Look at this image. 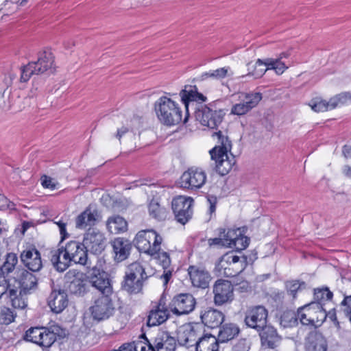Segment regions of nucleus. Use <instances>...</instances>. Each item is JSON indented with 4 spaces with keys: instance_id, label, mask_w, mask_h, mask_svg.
Listing matches in <instances>:
<instances>
[{
    "instance_id": "obj_29",
    "label": "nucleus",
    "mask_w": 351,
    "mask_h": 351,
    "mask_svg": "<svg viewBox=\"0 0 351 351\" xmlns=\"http://www.w3.org/2000/svg\"><path fill=\"white\" fill-rule=\"evenodd\" d=\"M168 311L162 305V299L154 309L150 311L147 317V326H154L165 322L168 318Z\"/></svg>"
},
{
    "instance_id": "obj_42",
    "label": "nucleus",
    "mask_w": 351,
    "mask_h": 351,
    "mask_svg": "<svg viewBox=\"0 0 351 351\" xmlns=\"http://www.w3.org/2000/svg\"><path fill=\"white\" fill-rule=\"evenodd\" d=\"M45 332V327H32L25 332L24 339L38 345V341H40L39 335Z\"/></svg>"
},
{
    "instance_id": "obj_62",
    "label": "nucleus",
    "mask_w": 351,
    "mask_h": 351,
    "mask_svg": "<svg viewBox=\"0 0 351 351\" xmlns=\"http://www.w3.org/2000/svg\"><path fill=\"white\" fill-rule=\"evenodd\" d=\"M114 351H135V344L133 342L122 344L119 349Z\"/></svg>"
},
{
    "instance_id": "obj_31",
    "label": "nucleus",
    "mask_w": 351,
    "mask_h": 351,
    "mask_svg": "<svg viewBox=\"0 0 351 351\" xmlns=\"http://www.w3.org/2000/svg\"><path fill=\"white\" fill-rule=\"evenodd\" d=\"M218 343L215 335L203 332L196 342L195 350V351H218Z\"/></svg>"
},
{
    "instance_id": "obj_15",
    "label": "nucleus",
    "mask_w": 351,
    "mask_h": 351,
    "mask_svg": "<svg viewBox=\"0 0 351 351\" xmlns=\"http://www.w3.org/2000/svg\"><path fill=\"white\" fill-rule=\"evenodd\" d=\"M258 333L263 347L269 349L278 348L282 340L277 329L270 324H267L256 331Z\"/></svg>"
},
{
    "instance_id": "obj_17",
    "label": "nucleus",
    "mask_w": 351,
    "mask_h": 351,
    "mask_svg": "<svg viewBox=\"0 0 351 351\" xmlns=\"http://www.w3.org/2000/svg\"><path fill=\"white\" fill-rule=\"evenodd\" d=\"M17 287L13 285L12 288L18 289V297L22 292L27 294L32 290H35L38 286V279L34 274L23 268L17 271L16 277Z\"/></svg>"
},
{
    "instance_id": "obj_11",
    "label": "nucleus",
    "mask_w": 351,
    "mask_h": 351,
    "mask_svg": "<svg viewBox=\"0 0 351 351\" xmlns=\"http://www.w3.org/2000/svg\"><path fill=\"white\" fill-rule=\"evenodd\" d=\"M83 243L88 252L95 255H99L107 245V239L99 230L89 228L84 235Z\"/></svg>"
},
{
    "instance_id": "obj_60",
    "label": "nucleus",
    "mask_w": 351,
    "mask_h": 351,
    "mask_svg": "<svg viewBox=\"0 0 351 351\" xmlns=\"http://www.w3.org/2000/svg\"><path fill=\"white\" fill-rule=\"evenodd\" d=\"M207 201L209 203V212L210 214L215 212L216 204L217 203V197L214 195H208Z\"/></svg>"
},
{
    "instance_id": "obj_14",
    "label": "nucleus",
    "mask_w": 351,
    "mask_h": 351,
    "mask_svg": "<svg viewBox=\"0 0 351 351\" xmlns=\"http://www.w3.org/2000/svg\"><path fill=\"white\" fill-rule=\"evenodd\" d=\"M214 302L217 306L230 302L234 299V288L230 281L219 279L213 286Z\"/></svg>"
},
{
    "instance_id": "obj_7",
    "label": "nucleus",
    "mask_w": 351,
    "mask_h": 351,
    "mask_svg": "<svg viewBox=\"0 0 351 351\" xmlns=\"http://www.w3.org/2000/svg\"><path fill=\"white\" fill-rule=\"evenodd\" d=\"M141 338L145 341L149 350L151 351H175L176 340L167 331L158 330L154 337L148 339L145 332L141 335Z\"/></svg>"
},
{
    "instance_id": "obj_12",
    "label": "nucleus",
    "mask_w": 351,
    "mask_h": 351,
    "mask_svg": "<svg viewBox=\"0 0 351 351\" xmlns=\"http://www.w3.org/2000/svg\"><path fill=\"white\" fill-rule=\"evenodd\" d=\"M204 171L198 168L191 167L184 171L180 178V186L182 189L195 190L200 189L206 182Z\"/></svg>"
},
{
    "instance_id": "obj_23",
    "label": "nucleus",
    "mask_w": 351,
    "mask_h": 351,
    "mask_svg": "<svg viewBox=\"0 0 351 351\" xmlns=\"http://www.w3.org/2000/svg\"><path fill=\"white\" fill-rule=\"evenodd\" d=\"M51 261L57 271L62 272L70 266L73 260L66 246H62L52 252Z\"/></svg>"
},
{
    "instance_id": "obj_30",
    "label": "nucleus",
    "mask_w": 351,
    "mask_h": 351,
    "mask_svg": "<svg viewBox=\"0 0 351 351\" xmlns=\"http://www.w3.org/2000/svg\"><path fill=\"white\" fill-rule=\"evenodd\" d=\"M315 306L316 302H311L298 309V317L302 325L315 326Z\"/></svg>"
},
{
    "instance_id": "obj_63",
    "label": "nucleus",
    "mask_w": 351,
    "mask_h": 351,
    "mask_svg": "<svg viewBox=\"0 0 351 351\" xmlns=\"http://www.w3.org/2000/svg\"><path fill=\"white\" fill-rule=\"evenodd\" d=\"M172 276V271L167 269H164V273L162 276V278H164L165 283H168L169 280H170L171 277Z\"/></svg>"
},
{
    "instance_id": "obj_25",
    "label": "nucleus",
    "mask_w": 351,
    "mask_h": 351,
    "mask_svg": "<svg viewBox=\"0 0 351 351\" xmlns=\"http://www.w3.org/2000/svg\"><path fill=\"white\" fill-rule=\"evenodd\" d=\"M200 318L204 326L215 328L221 326L225 316L220 311L210 307L201 312Z\"/></svg>"
},
{
    "instance_id": "obj_24",
    "label": "nucleus",
    "mask_w": 351,
    "mask_h": 351,
    "mask_svg": "<svg viewBox=\"0 0 351 351\" xmlns=\"http://www.w3.org/2000/svg\"><path fill=\"white\" fill-rule=\"evenodd\" d=\"M111 245L116 262L120 263L128 258L132 245L128 239L121 237L116 238L111 241Z\"/></svg>"
},
{
    "instance_id": "obj_8",
    "label": "nucleus",
    "mask_w": 351,
    "mask_h": 351,
    "mask_svg": "<svg viewBox=\"0 0 351 351\" xmlns=\"http://www.w3.org/2000/svg\"><path fill=\"white\" fill-rule=\"evenodd\" d=\"M204 326L199 323L181 327L178 331L177 341L178 344L187 348L195 347L198 339L204 332Z\"/></svg>"
},
{
    "instance_id": "obj_32",
    "label": "nucleus",
    "mask_w": 351,
    "mask_h": 351,
    "mask_svg": "<svg viewBox=\"0 0 351 351\" xmlns=\"http://www.w3.org/2000/svg\"><path fill=\"white\" fill-rule=\"evenodd\" d=\"M239 333L240 328L236 324H225L220 326L217 339L219 343H226L234 339Z\"/></svg>"
},
{
    "instance_id": "obj_51",
    "label": "nucleus",
    "mask_w": 351,
    "mask_h": 351,
    "mask_svg": "<svg viewBox=\"0 0 351 351\" xmlns=\"http://www.w3.org/2000/svg\"><path fill=\"white\" fill-rule=\"evenodd\" d=\"M311 107L312 110L315 112H324L330 109V99L328 101L326 100H314L311 101V103L309 104Z\"/></svg>"
},
{
    "instance_id": "obj_9",
    "label": "nucleus",
    "mask_w": 351,
    "mask_h": 351,
    "mask_svg": "<svg viewBox=\"0 0 351 351\" xmlns=\"http://www.w3.org/2000/svg\"><path fill=\"white\" fill-rule=\"evenodd\" d=\"M193 199L189 197L178 196L173 199L171 207L176 220L182 224H186L193 215L192 206Z\"/></svg>"
},
{
    "instance_id": "obj_13",
    "label": "nucleus",
    "mask_w": 351,
    "mask_h": 351,
    "mask_svg": "<svg viewBox=\"0 0 351 351\" xmlns=\"http://www.w3.org/2000/svg\"><path fill=\"white\" fill-rule=\"evenodd\" d=\"M196 305L195 298L190 293H180L173 298L169 304V308L177 315L189 314Z\"/></svg>"
},
{
    "instance_id": "obj_44",
    "label": "nucleus",
    "mask_w": 351,
    "mask_h": 351,
    "mask_svg": "<svg viewBox=\"0 0 351 351\" xmlns=\"http://www.w3.org/2000/svg\"><path fill=\"white\" fill-rule=\"evenodd\" d=\"M351 102V93L343 92L330 98V109H334L339 105Z\"/></svg>"
},
{
    "instance_id": "obj_2",
    "label": "nucleus",
    "mask_w": 351,
    "mask_h": 351,
    "mask_svg": "<svg viewBox=\"0 0 351 351\" xmlns=\"http://www.w3.org/2000/svg\"><path fill=\"white\" fill-rule=\"evenodd\" d=\"M213 136L217 138L220 145L212 149L210 154L212 160L215 161L216 171L220 176H226L235 163L234 158L230 160L228 156V152L232 149V143L226 131L218 130L213 133Z\"/></svg>"
},
{
    "instance_id": "obj_54",
    "label": "nucleus",
    "mask_w": 351,
    "mask_h": 351,
    "mask_svg": "<svg viewBox=\"0 0 351 351\" xmlns=\"http://www.w3.org/2000/svg\"><path fill=\"white\" fill-rule=\"evenodd\" d=\"M249 112V108L246 107L243 101L242 103L234 105L231 110V113L236 115H243Z\"/></svg>"
},
{
    "instance_id": "obj_35",
    "label": "nucleus",
    "mask_w": 351,
    "mask_h": 351,
    "mask_svg": "<svg viewBox=\"0 0 351 351\" xmlns=\"http://www.w3.org/2000/svg\"><path fill=\"white\" fill-rule=\"evenodd\" d=\"M147 230L139 231L134 240L135 246L139 252L150 255L151 245L148 244L147 239Z\"/></svg>"
},
{
    "instance_id": "obj_33",
    "label": "nucleus",
    "mask_w": 351,
    "mask_h": 351,
    "mask_svg": "<svg viewBox=\"0 0 351 351\" xmlns=\"http://www.w3.org/2000/svg\"><path fill=\"white\" fill-rule=\"evenodd\" d=\"M107 228L112 234L124 232L128 230V223L119 215L109 217L107 221Z\"/></svg>"
},
{
    "instance_id": "obj_61",
    "label": "nucleus",
    "mask_w": 351,
    "mask_h": 351,
    "mask_svg": "<svg viewBox=\"0 0 351 351\" xmlns=\"http://www.w3.org/2000/svg\"><path fill=\"white\" fill-rule=\"evenodd\" d=\"M41 183L43 187L47 189H54L55 184L52 183V180L50 177L47 176H43L41 177Z\"/></svg>"
},
{
    "instance_id": "obj_37",
    "label": "nucleus",
    "mask_w": 351,
    "mask_h": 351,
    "mask_svg": "<svg viewBox=\"0 0 351 351\" xmlns=\"http://www.w3.org/2000/svg\"><path fill=\"white\" fill-rule=\"evenodd\" d=\"M147 239L151 245L150 255H154L160 250L162 242V237L152 229H147Z\"/></svg>"
},
{
    "instance_id": "obj_38",
    "label": "nucleus",
    "mask_w": 351,
    "mask_h": 351,
    "mask_svg": "<svg viewBox=\"0 0 351 351\" xmlns=\"http://www.w3.org/2000/svg\"><path fill=\"white\" fill-rule=\"evenodd\" d=\"M221 234H223V237H224V240L226 243V247H232V242L236 240L238 237L242 236V234H245V228H239L237 229H226L221 228Z\"/></svg>"
},
{
    "instance_id": "obj_57",
    "label": "nucleus",
    "mask_w": 351,
    "mask_h": 351,
    "mask_svg": "<svg viewBox=\"0 0 351 351\" xmlns=\"http://www.w3.org/2000/svg\"><path fill=\"white\" fill-rule=\"evenodd\" d=\"M228 68H220L216 70L210 71V75L212 78L215 79H222L227 75Z\"/></svg>"
},
{
    "instance_id": "obj_4",
    "label": "nucleus",
    "mask_w": 351,
    "mask_h": 351,
    "mask_svg": "<svg viewBox=\"0 0 351 351\" xmlns=\"http://www.w3.org/2000/svg\"><path fill=\"white\" fill-rule=\"evenodd\" d=\"M221 103L220 101H215L196 108L195 111L196 120L204 126L217 129L226 115L225 110L220 107Z\"/></svg>"
},
{
    "instance_id": "obj_16",
    "label": "nucleus",
    "mask_w": 351,
    "mask_h": 351,
    "mask_svg": "<svg viewBox=\"0 0 351 351\" xmlns=\"http://www.w3.org/2000/svg\"><path fill=\"white\" fill-rule=\"evenodd\" d=\"M20 259L23 265L32 272H38L43 268L40 252L34 245L23 250L20 254Z\"/></svg>"
},
{
    "instance_id": "obj_26",
    "label": "nucleus",
    "mask_w": 351,
    "mask_h": 351,
    "mask_svg": "<svg viewBox=\"0 0 351 351\" xmlns=\"http://www.w3.org/2000/svg\"><path fill=\"white\" fill-rule=\"evenodd\" d=\"M73 262L85 265L88 259V251L84 243L75 241H71L66 245Z\"/></svg>"
},
{
    "instance_id": "obj_41",
    "label": "nucleus",
    "mask_w": 351,
    "mask_h": 351,
    "mask_svg": "<svg viewBox=\"0 0 351 351\" xmlns=\"http://www.w3.org/2000/svg\"><path fill=\"white\" fill-rule=\"evenodd\" d=\"M333 293L328 287L317 288L314 289V301L324 304L326 301H330L332 299Z\"/></svg>"
},
{
    "instance_id": "obj_52",
    "label": "nucleus",
    "mask_w": 351,
    "mask_h": 351,
    "mask_svg": "<svg viewBox=\"0 0 351 351\" xmlns=\"http://www.w3.org/2000/svg\"><path fill=\"white\" fill-rule=\"evenodd\" d=\"M249 243L250 239L244 234H242V236L238 237V238L232 242V247L231 248H234L237 251L241 252L247 247Z\"/></svg>"
},
{
    "instance_id": "obj_40",
    "label": "nucleus",
    "mask_w": 351,
    "mask_h": 351,
    "mask_svg": "<svg viewBox=\"0 0 351 351\" xmlns=\"http://www.w3.org/2000/svg\"><path fill=\"white\" fill-rule=\"evenodd\" d=\"M18 263V256L15 253H8L4 263L0 267L1 275H8L14 271Z\"/></svg>"
},
{
    "instance_id": "obj_6",
    "label": "nucleus",
    "mask_w": 351,
    "mask_h": 351,
    "mask_svg": "<svg viewBox=\"0 0 351 351\" xmlns=\"http://www.w3.org/2000/svg\"><path fill=\"white\" fill-rule=\"evenodd\" d=\"M112 293H102L95 300L93 304L90 307L91 317L97 322L108 319L115 313V306Z\"/></svg>"
},
{
    "instance_id": "obj_43",
    "label": "nucleus",
    "mask_w": 351,
    "mask_h": 351,
    "mask_svg": "<svg viewBox=\"0 0 351 351\" xmlns=\"http://www.w3.org/2000/svg\"><path fill=\"white\" fill-rule=\"evenodd\" d=\"M285 287L287 292L293 296L296 297L297 292L306 287V284L304 281L297 280H287L285 282Z\"/></svg>"
},
{
    "instance_id": "obj_46",
    "label": "nucleus",
    "mask_w": 351,
    "mask_h": 351,
    "mask_svg": "<svg viewBox=\"0 0 351 351\" xmlns=\"http://www.w3.org/2000/svg\"><path fill=\"white\" fill-rule=\"evenodd\" d=\"M261 93H250L245 94L243 103L249 108V111L255 108L262 99Z\"/></svg>"
},
{
    "instance_id": "obj_28",
    "label": "nucleus",
    "mask_w": 351,
    "mask_h": 351,
    "mask_svg": "<svg viewBox=\"0 0 351 351\" xmlns=\"http://www.w3.org/2000/svg\"><path fill=\"white\" fill-rule=\"evenodd\" d=\"M99 215L95 209L88 207L75 219V226L79 229H84L87 226L95 225Z\"/></svg>"
},
{
    "instance_id": "obj_59",
    "label": "nucleus",
    "mask_w": 351,
    "mask_h": 351,
    "mask_svg": "<svg viewBox=\"0 0 351 351\" xmlns=\"http://www.w3.org/2000/svg\"><path fill=\"white\" fill-rule=\"evenodd\" d=\"M56 224L59 227L60 232L61 234V241L60 243L64 240L66 238L69 237V234L66 232V223L62 221H59L56 222Z\"/></svg>"
},
{
    "instance_id": "obj_64",
    "label": "nucleus",
    "mask_w": 351,
    "mask_h": 351,
    "mask_svg": "<svg viewBox=\"0 0 351 351\" xmlns=\"http://www.w3.org/2000/svg\"><path fill=\"white\" fill-rule=\"evenodd\" d=\"M342 152L345 157H351V145H345Z\"/></svg>"
},
{
    "instance_id": "obj_55",
    "label": "nucleus",
    "mask_w": 351,
    "mask_h": 351,
    "mask_svg": "<svg viewBox=\"0 0 351 351\" xmlns=\"http://www.w3.org/2000/svg\"><path fill=\"white\" fill-rule=\"evenodd\" d=\"M208 242L210 246L217 245L226 247V243L223 237V234H221V228L219 229V237L209 239Z\"/></svg>"
},
{
    "instance_id": "obj_5",
    "label": "nucleus",
    "mask_w": 351,
    "mask_h": 351,
    "mask_svg": "<svg viewBox=\"0 0 351 351\" xmlns=\"http://www.w3.org/2000/svg\"><path fill=\"white\" fill-rule=\"evenodd\" d=\"M149 276L143 265L137 262L130 264L125 271L121 289L130 294H137L142 291L143 283Z\"/></svg>"
},
{
    "instance_id": "obj_19",
    "label": "nucleus",
    "mask_w": 351,
    "mask_h": 351,
    "mask_svg": "<svg viewBox=\"0 0 351 351\" xmlns=\"http://www.w3.org/2000/svg\"><path fill=\"white\" fill-rule=\"evenodd\" d=\"M188 274L194 287L205 289L209 287L212 277L205 267L190 265L188 268Z\"/></svg>"
},
{
    "instance_id": "obj_27",
    "label": "nucleus",
    "mask_w": 351,
    "mask_h": 351,
    "mask_svg": "<svg viewBox=\"0 0 351 351\" xmlns=\"http://www.w3.org/2000/svg\"><path fill=\"white\" fill-rule=\"evenodd\" d=\"M57 335L60 337H64V330L60 328L58 326H53L50 328H46V332L39 335L38 338L40 339V341H38V345L48 348L56 341Z\"/></svg>"
},
{
    "instance_id": "obj_56",
    "label": "nucleus",
    "mask_w": 351,
    "mask_h": 351,
    "mask_svg": "<svg viewBox=\"0 0 351 351\" xmlns=\"http://www.w3.org/2000/svg\"><path fill=\"white\" fill-rule=\"evenodd\" d=\"M250 345L245 339H241L233 346L232 351H249Z\"/></svg>"
},
{
    "instance_id": "obj_47",
    "label": "nucleus",
    "mask_w": 351,
    "mask_h": 351,
    "mask_svg": "<svg viewBox=\"0 0 351 351\" xmlns=\"http://www.w3.org/2000/svg\"><path fill=\"white\" fill-rule=\"evenodd\" d=\"M16 315L14 311L9 308H0V324H10L14 321Z\"/></svg>"
},
{
    "instance_id": "obj_48",
    "label": "nucleus",
    "mask_w": 351,
    "mask_h": 351,
    "mask_svg": "<svg viewBox=\"0 0 351 351\" xmlns=\"http://www.w3.org/2000/svg\"><path fill=\"white\" fill-rule=\"evenodd\" d=\"M158 261V263L162 267L163 269H167L171 265V258L169 254L166 252H162L161 249L154 255H150Z\"/></svg>"
},
{
    "instance_id": "obj_36",
    "label": "nucleus",
    "mask_w": 351,
    "mask_h": 351,
    "mask_svg": "<svg viewBox=\"0 0 351 351\" xmlns=\"http://www.w3.org/2000/svg\"><path fill=\"white\" fill-rule=\"evenodd\" d=\"M66 291H69L71 294L82 296L86 292V284L83 280L75 278L68 284Z\"/></svg>"
},
{
    "instance_id": "obj_39",
    "label": "nucleus",
    "mask_w": 351,
    "mask_h": 351,
    "mask_svg": "<svg viewBox=\"0 0 351 351\" xmlns=\"http://www.w3.org/2000/svg\"><path fill=\"white\" fill-rule=\"evenodd\" d=\"M298 312L286 311L282 313L279 319V323L283 328H291L296 326L298 322Z\"/></svg>"
},
{
    "instance_id": "obj_34",
    "label": "nucleus",
    "mask_w": 351,
    "mask_h": 351,
    "mask_svg": "<svg viewBox=\"0 0 351 351\" xmlns=\"http://www.w3.org/2000/svg\"><path fill=\"white\" fill-rule=\"evenodd\" d=\"M148 212L152 218L159 221L165 220L168 213L167 209L161 206L156 199L151 200L148 206Z\"/></svg>"
},
{
    "instance_id": "obj_22",
    "label": "nucleus",
    "mask_w": 351,
    "mask_h": 351,
    "mask_svg": "<svg viewBox=\"0 0 351 351\" xmlns=\"http://www.w3.org/2000/svg\"><path fill=\"white\" fill-rule=\"evenodd\" d=\"M328 341L323 334L314 330L308 333L304 341V351H326Z\"/></svg>"
},
{
    "instance_id": "obj_1",
    "label": "nucleus",
    "mask_w": 351,
    "mask_h": 351,
    "mask_svg": "<svg viewBox=\"0 0 351 351\" xmlns=\"http://www.w3.org/2000/svg\"><path fill=\"white\" fill-rule=\"evenodd\" d=\"M182 102L185 106V114L182 118V112L178 104L171 99L162 96L155 103V111L159 121L164 125L171 126L181 122L186 123L189 117V105L195 101L203 102L206 97L197 90L196 86L186 85L180 93Z\"/></svg>"
},
{
    "instance_id": "obj_3",
    "label": "nucleus",
    "mask_w": 351,
    "mask_h": 351,
    "mask_svg": "<svg viewBox=\"0 0 351 351\" xmlns=\"http://www.w3.org/2000/svg\"><path fill=\"white\" fill-rule=\"evenodd\" d=\"M53 62L54 57L50 51L40 52L37 61L29 62L21 69V82H27L34 75L53 73L55 71Z\"/></svg>"
},
{
    "instance_id": "obj_45",
    "label": "nucleus",
    "mask_w": 351,
    "mask_h": 351,
    "mask_svg": "<svg viewBox=\"0 0 351 351\" xmlns=\"http://www.w3.org/2000/svg\"><path fill=\"white\" fill-rule=\"evenodd\" d=\"M267 67V58L264 60L258 59L256 62L254 71L252 72H250L247 75L254 76L256 79L260 78L264 75L267 70L269 69Z\"/></svg>"
},
{
    "instance_id": "obj_10",
    "label": "nucleus",
    "mask_w": 351,
    "mask_h": 351,
    "mask_svg": "<svg viewBox=\"0 0 351 351\" xmlns=\"http://www.w3.org/2000/svg\"><path fill=\"white\" fill-rule=\"evenodd\" d=\"M268 311L263 305L250 307L245 313L244 322L250 328L257 331L267 324Z\"/></svg>"
},
{
    "instance_id": "obj_49",
    "label": "nucleus",
    "mask_w": 351,
    "mask_h": 351,
    "mask_svg": "<svg viewBox=\"0 0 351 351\" xmlns=\"http://www.w3.org/2000/svg\"><path fill=\"white\" fill-rule=\"evenodd\" d=\"M267 69L274 70L278 75L282 74L287 69L280 58H267Z\"/></svg>"
},
{
    "instance_id": "obj_20",
    "label": "nucleus",
    "mask_w": 351,
    "mask_h": 351,
    "mask_svg": "<svg viewBox=\"0 0 351 351\" xmlns=\"http://www.w3.org/2000/svg\"><path fill=\"white\" fill-rule=\"evenodd\" d=\"M88 278L93 287L98 289L101 294L112 293V287L107 272L93 267L90 272Z\"/></svg>"
},
{
    "instance_id": "obj_21",
    "label": "nucleus",
    "mask_w": 351,
    "mask_h": 351,
    "mask_svg": "<svg viewBox=\"0 0 351 351\" xmlns=\"http://www.w3.org/2000/svg\"><path fill=\"white\" fill-rule=\"evenodd\" d=\"M8 300L11 305L15 308H23L25 303L18 297V289L12 288L5 277L0 274V299Z\"/></svg>"
},
{
    "instance_id": "obj_58",
    "label": "nucleus",
    "mask_w": 351,
    "mask_h": 351,
    "mask_svg": "<svg viewBox=\"0 0 351 351\" xmlns=\"http://www.w3.org/2000/svg\"><path fill=\"white\" fill-rule=\"evenodd\" d=\"M140 341H132L135 344V351H151L149 350L147 345L145 343V341L141 338V335L139 336Z\"/></svg>"
},
{
    "instance_id": "obj_53",
    "label": "nucleus",
    "mask_w": 351,
    "mask_h": 351,
    "mask_svg": "<svg viewBox=\"0 0 351 351\" xmlns=\"http://www.w3.org/2000/svg\"><path fill=\"white\" fill-rule=\"evenodd\" d=\"M341 308L351 323V295H345L340 304Z\"/></svg>"
},
{
    "instance_id": "obj_18",
    "label": "nucleus",
    "mask_w": 351,
    "mask_h": 351,
    "mask_svg": "<svg viewBox=\"0 0 351 351\" xmlns=\"http://www.w3.org/2000/svg\"><path fill=\"white\" fill-rule=\"evenodd\" d=\"M68 295L59 285H51V292L48 298V305L55 313H60L68 306Z\"/></svg>"
},
{
    "instance_id": "obj_50",
    "label": "nucleus",
    "mask_w": 351,
    "mask_h": 351,
    "mask_svg": "<svg viewBox=\"0 0 351 351\" xmlns=\"http://www.w3.org/2000/svg\"><path fill=\"white\" fill-rule=\"evenodd\" d=\"M315 302L317 304V306H315V308H317V309H315V324H321L327 318L326 310L324 307V304H321L317 302Z\"/></svg>"
}]
</instances>
